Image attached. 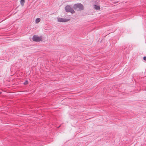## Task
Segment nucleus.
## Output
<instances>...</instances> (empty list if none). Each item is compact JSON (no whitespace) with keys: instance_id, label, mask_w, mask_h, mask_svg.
<instances>
[{"instance_id":"1","label":"nucleus","mask_w":146,"mask_h":146,"mask_svg":"<svg viewBox=\"0 0 146 146\" xmlns=\"http://www.w3.org/2000/svg\"><path fill=\"white\" fill-rule=\"evenodd\" d=\"M73 8L75 10L81 11L84 9V7L81 3L75 4L74 5Z\"/></svg>"},{"instance_id":"2","label":"nucleus","mask_w":146,"mask_h":146,"mask_svg":"<svg viewBox=\"0 0 146 146\" xmlns=\"http://www.w3.org/2000/svg\"><path fill=\"white\" fill-rule=\"evenodd\" d=\"M65 10L67 12H70L73 14L75 13V11L72 7H71L70 5H67L65 7Z\"/></svg>"},{"instance_id":"3","label":"nucleus","mask_w":146,"mask_h":146,"mask_svg":"<svg viewBox=\"0 0 146 146\" xmlns=\"http://www.w3.org/2000/svg\"><path fill=\"white\" fill-rule=\"evenodd\" d=\"M33 41L35 42H39L42 40V38L41 37L37 36L36 35H34L33 37Z\"/></svg>"},{"instance_id":"4","label":"nucleus","mask_w":146,"mask_h":146,"mask_svg":"<svg viewBox=\"0 0 146 146\" xmlns=\"http://www.w3.org/2000/svg\"><path fill=\"white\" fill-rule=\"evenodd\" d=\"M58 21L59 22H65L68 21L69 19H66L59 18L57 19Z\"/></svg>"},{"instance_id":"5","label":"nucleus","mask_w":146,"mask_h":146,"mask_svg":"<svg viewBox=\"0 0 146 146\" xmlns=\"http://www.w3.org/2000/svg\"><path fill=\"white\" fill-rule=\"evenodd\" d=\"M94 8L96 10H99L100 9V7L96 5H94Z\"/></svg>"},{"instance_id":"6","label":"nucleus","mask_w":146,"mask_h":146,"mask_svg":"<svg viewBox=\"0 0 146 146\" xmlns=\"http://www.w3.org/2000/svg\"><path fill=\"white\" fill-rule=\"evenodd\" d=\"M40 20V18H38L36 19L35 20V22L36 23H39Z\"/></svg>"},{"instance_id":"7","label":"nucleus","mask_w":146,"mask_h":146,"mask_svg":"<svg viewBox=\"0 0 146 146\" xmlns=\"http://www.w3.org/2000/svg\"><path fill=\"white\" fill-rule=\"evenodd\" d=\"M25 0H21L20 3L22 6L24 5V3H25Z\"/></svg>"},{"instance_id":"8","label":"nucleus","mask_w":146,"mask_h":146,"mask_svg":"<svg viewBox=\"0 0 146 146\" xmlns=\"http://www.w3.org/2000/svg\"><path fill=\"white\" fill-rule=\"evenodd\" d=\"M28 80H26L25 81V82H24L23 83V84L24 85H26L27 84H28Z\"/></svg>"},{"instance_id":"9","label":"nucleus","mask_w":146,"mask_h":146,"mask_svg":"<svg viewBox=\"0 0 146 146\" xmlns=\"http://www.w3.org/2000/svg\"><path fill=\"white\" fill-rule=\"evenodd\" d=\"M143 59L145 60H146V56H144L143 57Z\"/></svg>"},{"instance_id":"10","label":"nucleus","mask_w":146,"mask_h":146,"mask_svg":"<svg viewBox=\"0 0 146 146\" xmlns=\"http://www.w3.org/2000/svg\"><path fill=\"white\" fill-rule=\"evenodd\" d=\"M2 93V92H0V94H1Z\"/></svg>"},{"instance_id":"11","label":"nucleus","mask_w":146,"mask_h":146,"mask_svg":"<svg viewBox=\"0 0 146 146\" xmlns=\"http://www.w3.org/2000/svg\"><path fill=\"white\" fill-rule=\"evenodd\" d=\"M60 126H59V127H60Z\"/></svg>"}]
</instances>
